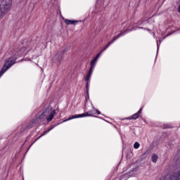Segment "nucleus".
Returning a JSON list of instances; mask_svg holds the SVG:
<instances>
[{
	"instance_id": "obj_1",
	"label": "nucleus",
	"mask_w": 180,
	"mask_h": 180,
	"mask_svg": "<svg viewBox=\"0 0 180 180\" xmlns=\"http://www.w3.org/2000/svg\"><path fill=\"white\" fill-rule=\"evenodd\" d=\"M12 0H2L0 4V20L11 11Z\"/></svg>"
},
{
	"instance_id": "obj_10",
	"label": "nucleus",
	"mask_w": 180,
	"mask_h": 180,
	"mask_svg": "<svg viewBox=\"0 0 180 180\" xmlns=\"http://www.w3.org/2000/svg\"><path fill=\"white\" fill-rule=\"evenodd\" d=\"M157 160H158V155L157 154H153L152 155V162H157Z\"/></svg>"
},
{
	"instance_id": "obj_3",
	"label": "nucleus",
	"mask_w": 180,
	"mask_h": 180,
	"mask_svg": "<svg viewBox=\"0 0 180 180\" xmlns=\"http://www.w3.org/2000/svg\"><path fill=\"white\" fill-rule=\"evenodd\" d=\"M15 63L16 60H15V58H9L6 62L5 65H4L2 70L0 72V77H2V75H4V74H5V72H6V71H8V70H9V68H11V67H12V65H13V64H15Z\"/></svg>"
},
{
	"instance_id": "obj_9",
	"label": "nucleus",
	"mask_w": 180,
	"mask_h": 180,
	"mask_svg": "<svg viewBox=\"0 0 180 180\" xmlns=\"http://www.w3.org/2000/svg\"><path fill=\"white\" fill-rule=\"evenodd\" d=\"M65 22L66 25H75V23H78L77 20H65Z\"/></svg>"
},
{
	"instance_id": "obj_17",
	"label": "nucleus",
	"mask_w": 180,
	"mask_h": 180,
	"mask_svg": "<svg viewBox=\"0 0 180 180\" xmlns=\"http://www.w3.org/2000/svg\"><path fill=\"white\" fill-rule=\"evenodd\" d=\"M108 47H109V45H106L105 46H104L103 49L101 51V53H103V51H105V50H106V49H108Z\"/></svg>"
},
{
	"instance_id": "obj_8",
	"label": "nucleus",
	"mask_w": 180,
	"mask_h": 180,
	"mask_svg": "<svg viewBox=\"0 0 180 180\" xmlns=\"http://www.w3.org/2000/svg\"><path fill=\"white\" fill-rule=\"evenodd\" d=\"M101 56V53H98L96 57L94 58L91 61V63H90V65L91 67L93 66V68H95V65H96V61H98V58H99V56Z\"/></svg>"
},
{
	"instance_id": "obj_7",
	"label": "nucleus",
	"mask_w": 180,
	"mask_h": 180,
	"mask_svg": "<svg viewBox=\"0 0 180 180\" xmlns=\"http://www.w3.org/2000/svg\"><path fill=\"white\" fill-rule=\"evenodd\" d=\"M94 70H95V68H94V66H91L89 74L85 77V81H89L91 79V75H92V72H94Z\"/></svg>"
},
{
	"instance_id": "obj_18",
	"label": "nucleus",
	"mask_w": 180,
	"mask_h": 180,
	"mask_svg": "<svg viewBox=\"0 0 180 180\" xmlns=\"http://www.w3.org/2000/svg\"><path fill=\"white\" fill-rule=\"evenodd\" d=\"M142 110H143V108H141V109L138 111V112H136V113H138V114L139 115L140 113H141Z\"/></svg>"
},
{
	"instance_id": "obj_15",
	"label": "nucleus",
	"mask_w": 180,
	"mask_h": 180,
	"mask_svg": "<svg viewBox=\"0 0 180 180\" xmlns=\"http://www.w3.org/2000/svg\"><path fill=\"white\" fill-rule=\"evenodd\" d=\"M120 35H118V37H117L116 38H115L114 39H112L111 41L108 42V44H107V46H110L112 44V43H113V41H115V40H116L117 39H118V37H120Z\"/></svg>"
},
{
	"instance_id": "obj_20",
	"label": "nucleus",
	"mask_w": 180,
	"mask_h": 180,
	"mask_svg": "<svg viewBox=\"0 0 180 180\" xmlns=\"http://www.w3.org/2000/svg\"><path fill=\"white\" fill-rule=\"evenodd\" d=\"M96 112H97L98 115H101V112H99L98 110H96Z\"/></svg>"
},
{
	"instance_id": "obj_12",
	"label": "nucleus",
	"mask_w": 180,
	"mask_h": 180,
	"mask_svg": "<svg viewBox=\"0 0 180 180\" xmlns=\"http://www.w3.org/2000/svg\"><path fill=\"white\" fill-rule=\"evenodd\" d=\"M139 147H140V143L139 142H135L134 144V148L137 150V148H139Z\"/></svg>"
},
{
	"instance_id": "obj_11",
	"label": "nucleus",
	"mask_w": 180,
	"mask_h": 180,
	"mask_svg": "<svg viewBox=\"0 0 180 180\" xmlns=\"http://www.w3.org/2000/svg\"><path fill=\"white\" fill-rule=\"evenodd\" d=\"M139 113L136 112L131 117V119H134V120H136V119H139Z\"/></svg>"
},
{
	"instance_id": "obj_4",
	"label": "nucleus",
	"mask_w": 180,
	"mask_h": 180,
	"mask_svg": "<svg viewBox=\"0 0 180 180\" xmlns=\"http://www.w3.org/2000/svg\"><path fill=\"white\" fill-rule=\"evenodd\" d=\"M88 116H92V111H88L87 112L83 114L72 115L71 117H69L63 122H68V120H72V119H78L79 117H86Z\"/></svg>"
},
{
	"instance_id": "obj_5",
	"label": "nucleus",
	"mask_w": 180,
	"mask_h": 180,
	"mask_svg": "<svg viewBox=\"0 0 180 180\" xmlns=\"http://www.w3.org/2000/svg\"><path fill=\"white\" fill-rule=\"evenodd\" d=\"M61 60H63V54L61 52H58L53 58V61H54V63H58L59 64L61 63Z\"/></svg>"
},
{
	"instance_id": "obj_6",
	"label": "nucleus",
	"mask_w": 180,
	"mask_h": 180,
	"mask_svg": "<svg viewBox=\"0 0 180 180\" xmlns=\"http://www.w3.org/2000/svg\"><path fill=\"white\" fill-rule=\"evenodd\" d=\"M169 180H180V174L178 171L169 176Z\"/></svg>"
},
{
	"instance_id": "obj_2",
	"label": "nucleus",
	"mask_w": 180,
	"mask_h": 180,
	"mask_svg": "<svg viewBox=\"0 0 180 180\" xmlns=\"http://www.w3.org/2000/svg\"><path fill=\"white\" fill-rule=\"evenodd\" d=\"M54 115H56V110H51V108H49L39 116V118L46 119L47 122H51L53 117H54Z\"/></svg>"
},
{
	"instance_id": "obj_16",
	"label": "nucleus",
	"mask_w": 180,
	"mask_h": 180,
	"mask_svg": "<svg viewBox=\"0 0 180 180\" xmlns=\"http://www.w3.org/2000/svg\"><path fill=\"white\" fill-rule=\"evenodd\" d=\"M159 180H169V179L168 177H166V176H162Z\"/></svg>"
},
{
	"instance_id": "obj_19",
	"label": "nucleus",
	"mask_w": 180,
	"mask_h": 180,
	"mask_svg": "<svg viewBox=\"0 0 180 180\" xmlns=\"http://www.w3.org/2000/svg\"><path fill=\"white\" fill-rule=\"evenodd\" d=\"M50 130H51V129H49V130L45 131V133L43 135H41V136H44V134H47V133H49V131H50Z\"/></svg>"
},
{
	"instance_id": "obj_13",
	"label": "nucleus",
	"mask_w": 180,
	"mask_h": 180,
	"mask_svg": "<svg viewBox=\"0 0 180 180\" xmlns=\"http://www.w3.org/2000/svg\"><path fill=\"white\" fill-rule=\"evenodd\" d=\"M120 35H118V37H117L116 38H115L114 39H112L111 41L108 42V44H107V46H110L112 44V43H113V41H115V40H116L117 39H118V37H120Z\"/></svg>"
},
{
	"instance_id": "obj_14",
	"label": "nucleus",
	"mask_w": 180,
	"mask_h": 180,
	"mask_svg": "<svg viewBox=\"0 0 180 180\" xmlns=\"http://www.w3.org/2000/svg\"><path fill=\"white\" fill-rule=\"evenodd\" d=\"M120 35H118V37H117L116 38H115L114 39H112L111 41L108 42V44H107V46H110L112 44V43H113V41H115V40H116L117 39H118V37H120Z\"/></svg>"
}]
</instances>
